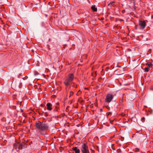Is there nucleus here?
I'll return each mask as SVG.
<instances>
[{
    "label": "nucleus",
    "mask_w": 153,
    "mask_h": 153,
    "mask_svg": "<svg viewBox=\"0 0 153 153\" xmlns=\"http://www.w3.org/2000/svg\"><path fill=\"white\" fill-rule=\"evenodd\" d=\"M35 126L37 128L41 131H45L49 128V126L48 124L44 122H41L38 121L35 123ZM40 133L43 134L42 131H40Z\"/></svg>",
    "instance_id": "1"
},
{
    "label": "nucleus",
    "mask_w": 153,
    "mask_h": 153,
    "mask_svg": "<svg viewBox=\"0 0 153 153\" xmlns=\"http://www.w3.org/2000/svg\"><path fill=\"white\" fill-rule=\"evenodd\" d=\"M74 76L73 74L68 75V77L64 82V83L66 86L70 85L74 79Z\"/></svg>",
    "instance_id": "2"
},
{
    "label": "nucleus",
    "mask_w": 153,
    "mask_h": 153,
    "mask_svg": "<svg viewBox=\"0 0 153 153\" xmlns=\"http://www.w3.org/2000/svg\"><path fill=\"white\" fill-rule=\"evenodd\" d=\"M81 149L82 153H90L88 146L86 143H84L82 145Z\"/></svg>",
    "instance_id": "3"
},
{
    "label": "nucleus",
    "mask_w": 153,
    "mask_h": 153,
    "mask_svg": "<svg viewBox=\"0 0 153 153\" xmlns=\"http://www.w3.org/2000/svg\"><path fill=\"white\" fill-rule=\"evenodd\" d=\"M114 96L110 94H108L106 97L105 101L106 102H110L112 100Z\"/></svg>",
    "instance_id": "4"
},
{
    "label": "nucleus",
    "mask_w": 153,
    "mask_h": 153,
    "mask_svg": "<svg viewBox=\"0 0 153 153\" xmlns=\"http://www.w3.org/2000/svg\"><path fill=\"white\" fill-rule=\"evenodd\" d=\"M139 25L140 26L141 29H143L146 27V23L144 21H140Z\"/></svg>",
    "instance_id": "5"
},
{
    "label": "nucleus",
    "mask_w": 153,
    "mask_h": 153,
    "mask_svg": "<svg viewBox=\"0 0 153 153\" xmlns=\"http://www.w3.org/2000/svg\"><path fill=\"white\" fill-rule=\"evenodd\" d=\"M47 109L48 111H51L52 109V105L50 103H48L46 104Z\"/></svg>",
    "instance_id": "6"
},
{
    "label": "nucleus",
    "mask_w": 153,
    "mask_h": 153,
    "mask_svg": "<svg viewBox=\"0 0 153 153\" xmlns=\"http://www.w3.org/2000/svg\"><path fill=\"white\" fill-rule=\"evenodd\" d=\"M17 146L18 147V149L19 150L21 149L22 148V145L18 143H16L14 145V148L16 149V147Z\"/></svg>",
    "instance_id": "7"
},
{
    "label": "nucleus",
    "mask_w": 153,
    "mask_h": 153,
    "mask_svg": "<svg viewBox=\"0 0 153 153\" xmlns=\"http://www.w3.org/2000/svg\"><path fill=\"white\" fill-rule=\"evenodd\" d=\"M72 149L75 152V153H80V150L78 149L76 147H73Z\"/></svg>",
    "instance_id": "8"
},
{
    "label": "nucleus",
    "mask_w": 153,
    "mask_h": 153,
    "mask_svg": "<svg viewBox=\"0 0 153 153\" xmlns=\"http://www.w3.org/2000/svg\"><path fill=\"white\" fill-rule=\"evenodd\" d=\"M91 9L94 11V12H96L97 10V8L95 7V6H92L91 7Z\"/></svg>",
    "instance_id": "9"
},
{
    "label": "nucleus",
    "mask_w": 153,
    "mask_h": 153,
    "mask_svg": "<svg viewBox=\"0 0 153 153\" xmlns=\"http://www.w3.org/2000/svg\"><path fill=\"white\" fill-rule=\"evenodd\" d=\"M149 65L147 67L145 68L144 71L146 72H148L149 71Z\"/></svg>",
    "instance_id": "10"
},
{
    "label": "nucleus",
    "mask_w": 153,
    "mask_h": 153,
    "mask_svg": "<svg viewBox=\"0 0 153 153\" xmlns=\"http://www.w3.org/2000/svg\"><path fill=\"white\" fill-rule=\"evenodd\" d=\"M59 106H55V109H54V111H56L57 112H58L59 111Z\"/></svg>",
    "instance_id": "11"
},
{
    "label": "nucleus",
    "mask_w": 153,
    "mask_h": 153,
    "mask_svg": "<svg viewBox=\"0 0 153 153\" xmlns=\"http://www.w3.org/2000/svg\"><path fill=\"white\" fill-rule=\"evenodd\" d=\"M114 2H111L109 4H108V6L110 7H111L113 5H114Z\"/></svg>",
    "instance_id": "12"
},
{
    "label": "nucleus",
    "mask_w": 153,
    "mask_h": 153,
    "mask_svg": "<svg viewBox=\"0 0 153 153\" xmlns=\"http://www.w3.org/2000/svg\"><path fill=\"white\" fill-rule=\"evenodd\" d=\"M141 120L142 122H144L145 121V118L144 117H143L141 119Z\"/></svg>",
    "instance_id": "13"
},
{
    "label": "nucleus",
    "mask_w": 153,
    "mask_h": 153,
    "mask_svg": "<svg viewBox=\"0 0 153 153\" xmlns=\"http://www.w3.org/2000/svg\"><path fill=\"white\" fill-rule=\"evenodd\" d=\"M74 93L73 92L70 91V94L69 96V97H70L71 95H72Z\"/></svg>",
    "instance_id": "14"
},
{
    "label": "nucleus",
    "mask_w": 153,
    "mask_h": 153,
    "mask_svg": "<svg viewBox=\"0 0 153 153\" xmlns=\"http://www.w3.org/2000/svg\"><path fill=\"white\" fill-rule=\"evenodd\" d=\"M121 150L120 149H118L117 151V153H120V152H121Z\"/></svg>",
    "instance_id": "15"
},
{
    "label": "nucleus",
    "mask_w": 153,
    "mask_h": 153,
    "mask_svg": "<svg viewBox=\"0 0 153 153\" xmlns=\"http://www.w3.org/2000/svg\"><path fill=\"white\" fill-rule=\"evenodd\" d=\"M113 146H114V144H112L111 145V148L113 150H115V149L113 147Z\"/></svg>",
    "instance_id": "16"
},
{
    "label": "nucleus",
    "mask_w": 153,
    "mask_h": 153,
    "mask_svg": "<svg viewBox=\"0 0 153 153\" xmlns=\"http://www.w3.org/2000/svg\"><path fill=\"white\" fill-rule=\"evenodd\" d=\"M124 138L123 137H121L120 138V140L121 141H123L124 140Z\"/></svg>",
    "instance_id": "17"
},
{
    "label": "nucleus",
    "mask_w": 153,
    "mask_h": 153,
    "mask_svg": "<svg viewBox=\"0 0 153 153\" xmlns=\"http://www.w3.org/2000/svg\"><path fill=\"white\" fill-rule=\"evenodd\" d=\"M123 100H121L120 101V102L122 103L123 102Z\"/></svg>",
    "instance_id": "18"
},
{
    "label": "nucleus",
    "mask_w": 153,
    "mask_h": 153,
    "mask_svg": "<svg viewBox=\"0 0 153 153\" xmlns=\"http://www.w3.org/2000/svg\"><path fill=\"white\" fill-rule=\"evenodd\" d=\"M65 89H66V92L67 93V94L68 92V91L67 90L66 88Z\"/></svg>",
    "instance_id": "19"
},
{
    "label": "nucleus",
    "mask_w": 153,
    "mask_h": 153,
    "mask_svg": "<svg viewBox=\"0 0 153 153\" xmlns=\"http://www.w3.org/2000/svg\"><path fill=\"white\" fill-rule=\"evenodd\" d=\"M56 104H57L58 106V105H59V103L58 102H57L56 103Z\"/></svg>",
    "instance_id": "20"
}]
</instances>
